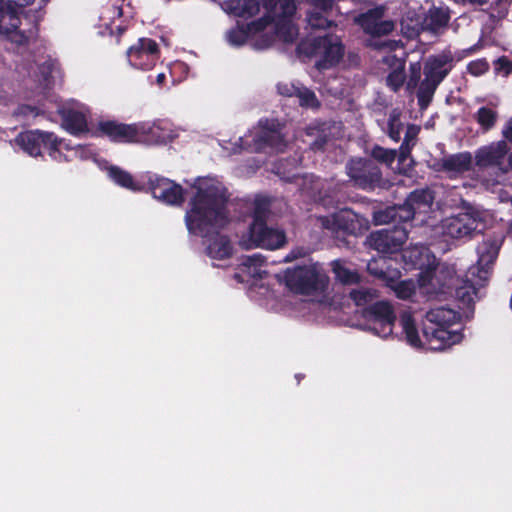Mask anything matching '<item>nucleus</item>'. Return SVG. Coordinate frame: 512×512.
I'll list each match as a JSON object with an SVG mask.
<instances>
[{
    "label": "nucleus",
    "instance_id": "f257e3e1",
    "mask_svg": "<svg viewBox=\"0 0 512 512\" xmlns=\"http://www.w3.org/2000/svg\"><path fill=\"white\" fill-rule=\"evenodd\" d=\"M226 203L227 198L219 187H200L190 200V208L185 214L188 232L204 239L206 254L212 259L224 260L232 256L233 247L229 237L220 233L229 223Z\"/></svg>",
    "mask_w": 512,
    "mask_h": 512
},
{
    "label": "nucleus",
    "instance_id": "f03ea898",
    "mask_svg": "<svg viewBox=\"0 0 512 512\" xmlns=\"http://www.w3.org/2000/svg\"><path fill=\"white\" fill-rule=\"evenodd\" d=\"M283 280L291 292L306 296L324 292L329 284V277L318 263L287 268Z\"/></svg>",
    "mask_w": 512,
    "mask_h": 512
},
{
    "label": "nucleus",
    "instance_id": "7ed1b4c3",
    "mask_svg": "<svg viewBox=\"0 0 512 512\" xmlns=\"http://www.w3.org/2000/svg\"><path fill=\"white\" fill-rule=\"evenodd\" d=\"M478 261L477 266H472L468 269L466 274V285L456 288V297L464 302L472 301L470 289L473 293L477 288L484 286L488 280L490 269L498 256L499 248L494 242H483L478 247Z\"/></svg>",
    "mask_w": 512,
    "mask_h": 512
},
{
    "label": "nucleus",
    "instance_id": "20e7f679",
    "mask_svg": "<svg viewBox=\"0 0 512 512\" xmlns=\"http://www.w3.org/2000/svg\"><path fill=\"white\" fill-rule=\"evenodd\" d=\"M145 124H126L117 120H100L95 128L96 137L107 138L113 143L129 144L144 141L145 135L152 132Z\"/></svg>",
    "mask_w": 512,
    "mask_h": 512
},
{
    "label": "nucleus",
    "instance_id": "39448f33",
    "mask_svg": "<svg viewBox=\"0 0 512 512\" xmlns=\"http://www.w3.org/2000/svg\"><path fill=\"white\" fill-rule=\"evenodd\" d=\"M361 316L367 331L382 338L392 335L397 317L393 305L388 301L380 300L365 306Z\"/></svg>",
    "mask_w": 512,
    "mask_h": 512
},
{
    "label": "nucleus",
    "instance_id": "423d86ee",
    "mask_svg": "<svg viewBox=\"0 0 512 512\" xmlns=\"http://www.w3.org/2000/svg\"><path fill=\"white\" fill-rule=\"evenodd\" d=\"M14 142L16 146L33 157L41 155L42 148L47 150L50 157L54 160H60L62 156L60 146L63 140L59 139L52 132L27 130L19 133L15 137Z\"/></svg>",
    "mask_w": 512,
    "mask_h": 512
},
{
    "label": "nucleus",
    "instance_id": "0eeeda50",
    "mask_svg": "<svg viewBox=\"0 0 512 512\" xmlns=\"http://www.w3.org/2000/svg\"><path fill=\"white\" fill-rule=\"evenodd\" d=\"M286 242L284 230L268 227L267 223L250 224L239 240L240 246L247 250L256 247L276 250L282 248Z\"/></svg>",
    "mask_w": 512,
    "mask_h": 512
},
{
    "label": "nucleus",
    "instance_id": "6e6552de",
    "mask_svg": "<svg viewBox=\"0 0 512 512\" xmlns=\"http://www.w3.org/2000/svg\"><path fill=\"white\" fill-rule=\"evenodd\" d=\"M345 168L350 181L356 188L372 191L381 184V169L369 158L350 159Z\"/></svg>",
    "mask_w": 512,
    "mask_h": 512
},
{
    "label": "nucleus",
    "instance_id": "1a4fd4ad",
    "mask_svg": "<svg viewBox=\"0 0 512 512\" xmlns=\"http://www.w3.org/2000/svg\"><path fill=\"white\" fill-rule=\"evenodd\" d=\"M407 239V228L394 224L391 227L372 232L368 237V243L379 253L394 254L402 250Z\"/></svg>",
    "mask_w": 512,
    "mask_h": 512
},
{
    "label": "nucleus",
    "instance_id": "9d476101",
    "mask_svg": "<svg viewBox=\"0 0 512 512\" xmlns=\"http://www.w3.org/2000/svg\"><path fill=\"white\" fill-rule=\"evenodd\" d=\"M311 45L313 53L322 55L316 62V67L320 70L336 66L344 56V45L336 35L326 34L316 37Z\"/></svg>",
    "mask_w": 512,
    "mask_h": 512
},
{
    "label": "nucleus",
    "instance_id": "9b49d317",
    "mask_svg": "<svg viewBox=\"0 0 512 512\" xmlns=\"http://www.w3.org/2000/svg\"><path fill=\"white\" fill-rule=\"evenodd\" d=\"M481 224L479 216L465 212L442 220L441 230L444 236L453 239L471 238L481 231Z\"/></svg>",
    "mask_w": 512,
    "mask_h": 512
},
{
    "label": "nucleus",
    "instance_id": "f8f14e48",
    "mask_svg": "<svg viewBox=\"0 0 512 512\" xmlns=\"http://www.w3.org/2000/svg\"><path fill=\"white\" fill-rule=\"evenodd\" d=\"M127 57L129 63L142 70L152 69L160 58L159 46L155 40L151 38H139L127 50Z\"/></svg>",
    "mask_w": 512,
    "mask_h": 512
},
{
    "label": "nucleus",
    "instance_id": "ddd939ff",
    "mask_svg": "<svg viewBox=\"0 0 512 512\" xmlns=\"http://www.w3.org/2000/svg\"><path fill=\"white\" fill-rule=\"evenodd\" d=\"M34 0H0V33L10 34L15 32L19 39L15 38L14 41L19 44H27L29 37L25 33L17 32L21 24L18 10L12 5L23 7L32 4Z\"/></svg>",
    "mask_w": 512,
    "mask_h": 512
},
{
    "label": "nucleus",
    "instance_id": "4468645a",
    "mask_svg": "<svg viewBox=\"0 0 512 512\" xmlns=\"http://www.w3.org/2000/svg\"><path fill=\"white\" fill-rule=\"evenodd\" d=\"M508 145L505 140L492 142L475 151V165L479 170L495 168L496 176L502 177L501 168H505V158L508 153Z\"/></svg>",
    "mask_w": 512,
    "mask_h": 512
},
{
    "label": "nucleus",
    "instance_id": "2eb2a0df",
    "mask_svg": "<svg viewBox=\"0 0 512 512\" xmlns=\"http://www.w3.org/2000/svg\"><path fill=\"white\" fill-rule=\"evenodd\" d=\"M323 228L329 230L335 237L356 235L360 230L358 215L351 209H341L330 216L321 219Z\"/></svg>",
    "mask_w": 512,
    "mask_h": 512
},
{
    "label": "nucleus",
    "instance_id": "dca6fc26",
    "mask_svg": "<svg viewBox=\"0 0 512 512\" xmlns=\"http://www.w3.org/2000/svg\"><path fill=\"white\" fill-rule=\"evenodd\" d=\"M148 184L153 197L162 203L181 205L184 202V189L180 184L161 176L151 177Z\"/></svg>",
    "mask_w": 512,
    "mask_h": 512
},
{
    "label": "nucleus",
    "instance_id": "f3484780",
    "mask_svg": "<svg viewBox=\"0 0 512 512\" xmlns=\"http://www.w3.org/2000/svg\"><path fill=\"white\" fill-rule=\"evenodd\" d=\"M422 334L429 348L434 351L444 350L460 343L463 338V334L459 331L431 324H423Z\"/></svg>",
    "mask_w": 512,
    "mask_h": 512
},
{
    "label": "nucleus",
    "instance_id": "a211bd4d",
    "mask_svg": "<svg viewBox=\"0 0 512 512\" xmlns=\"http://www.w3.org/2000/svg\"><path fill=\"white\" fill-rule=\"evenodd\" d=\"M279 95L283 97H297L299 105L303 108L318 109L321 106L316 94L299 81L297 82H279L276 85Z\"/></svg>",
    "mask_w": 512,
    "mask_h": 512
},
{
    "label": "nucleus",
    "instance_id": "6ab92c4d",
    "mask_svg": "<svg viewBox=\"0 0 512 512\" xmlns=\"http://www.w3.org/2000/svg\"><path fill=\"white\" fill-rule=\"evenodd\" d=\"M473 158L468 151L444 156L435 163V170L456 178L472 169Z\"/></svg>",
    "mask_w": 512,
    "mask_h": 512
},
{
    "label": "nucleus",
    "instance_id": "aec40b11",
    "mask_svg": "<svg viewBox=\"0 0 512 512\" xmlns=\"http://www.w3.org/2000/svg\"><path fill=\"white\" fill-rule=\"evenodd\" d=\"M418 213L410 203L405 200L402 205L387 207L385 210L379 211L375 215V220L380 224H396L405 226Z\"/></svg>",
    "mask_w": 512,
    "mask_h": 512
},
{
    "label": "nucleus",
    "instance_id": "412c9836",
    "mask_svg": "<svg viewBox=\"0 0 512 512\" xmlns=\"http://www.w3.org/2000/svg\"><path fill=\"white\" fill-rule=\"evenodd\" d=\"M452 60L450 55L430 57L424 67L425 77L440 84L450 73Z\"/></svg>",
    "mask_w": 512,
    "mask_h": 512
},
{
    "label": "nucleus",
    "instance_id": "4be33fe9",
    "mask_svg": "<svg viewBox=\"0 0 512 512\" xmlns=\"http://www.w3.org/2000/svg\"><path fill=\"white\" fill-rule=\"evenodd\" d=\"M461 319L458 312L446 307H438L431 309L426 313V321L424 324H431L438 327L451 328Z\"/></svg>",
    "mask_w": 512,
    "mask_h": 512
},
{
    "label": "nucleus",
    "instance_id": "5701e85b",
    "mask_svg": "<svg viewBox=\"0 0 512 512\" xmlns=\"http://www.w3.org/2000/svg\"><path fill=\"white\" fill-rule=\"evenodd\" d=\"M63 127L72 135H79L88 132L87 118L84 113L74 109L62 110L60 112Z\"/></svg>",
    "mask_w": 512,
    "mask_h": 512
},
{
    "label": "nucleus",
    "instance_id": "b1692460",
    "mask_svg": "<svg viewBox=\"0 0 512 512\" xmlns=\"http://www.w3.org/2000/svg\"><path fill=\"white\" fill-rule=\"evenodd\" d=\"M224 10L237 17L250 18L260 10L259 0H226Z\"/></svg>",
    "mask_w": 512,
    "mask_h": 512
},
{
    "label": "nucleus",
    "instance_id": "393cba45",
    "mask_svg": "<svg viewBox=\"0 0 512 512\" xmlns=\"http://www.w3.org/2000/svg\"><path fill=\"white\" fill-rule=\"evenodd\" d=\"M253 141L255 142V151L270 147L282 152L287 146L281 131L259 132L254 136Z\"/></svg>",
    "mask_w": 512,
    "mask_h": 512
},
{
    "label": "nucleus",
    "instance_id": "a878e982",
    "mask_svg": "<svg viewBox=\"0 0 512 512\" xmlns=\"http://www.w3.org/2000/svg\"><path fill=\"white\" fill-rule=\"evenodd\" d=\"M367 271L392 286L395 280L400 276V272L396 269L389 270L387 266V260L385 258L373 259L367 264Z\"/></svg>",
    "mask_w": 512,
    "mask_h": 512
},
{
    "label": "nucleus",
    "instance_id": "bb28decb",
    "mask_svg": "<svg viewBox=\"0 0 512 512\" xmlns=\"http://www.w3.org/2000/svg\"><path fill=\"white\" fill-rule=\"evenodd\" d=\"M399 323L407 343L415 348L421 347L422 342L413 316L408 312H403L400 315Z\"/></svg>",
    "mask_w": 512,
    "mask_h": 512
},
{
    "label": "nucleus",
    "instance_id": "cd10ccee",
    "mask_svg": "<svg viewBox=\"0 0 512 512\" xmlns=\"http://www.w3.org/2000/svg\"><path fill=\"white\" fill-rule=\"evenodd\" d=\"M406 200L418 213H426L434 202V195L429 189H416L408 195Z\"/></svg>",
    "mask_w": 512,
    "mask_h": 512
},
{
    "label": "nucleus",
    "instance_id": "c85d7f7f",
    "mask_svg": "<svg viewBox=\"0 0 512 512\" xmlns=\"http://www.w3.org/2000/svg\"><path fill=\"white\" fill-rule=\"evenodd\" d=\"M420 132V127L415 124H408L404 139L399 147L398 162L403 164L407 158L410 157L411 151L416 144L417 136Z\"/></svg>",
    "mask_w": 512,
    "mask_h": 512
},
{
    "label": "nucleus",
    "instance_id": "c756f323",
    "mask_svg": "<svg viewBox=\"0 0 512 512\" xmlns=\"http://www.w3.org/2000/svg\"><path fill=\"white\" fill-rule=\"evenodd\" d=\"M332 272L335 279L343 285H355L361 282V275L356 271L347 268L340 260L332 262Z\"/></svg>",
    "mask_w": 512,
    "mask_h": 512
},
{
    "label": "nucleus",
    "instance_id": "7c9ffc66",
    "mask_svg": "<svg viewBox=\"0 0 512 512\" xmlns=\"http://www.w3.org/2000/svg\"><path fill=\"white\" fill-rule=\"evenodd\" d=\"M108 176L113 182L123 188L132 191L141 190V186L134 181L133 176L128 171L123 170L118 166H110L108 168Z\"/></svg>",
    "mask_w": 512,
    "mask_h": 512
},
{
    "label": "nucleus",
    "instance_id": "2f4dec72",
    "mask_svg": "<svg viewBox=\"0 0 512 512\" xmlns=\"http://www.w3.org/2000/svg\"><path fill=\"white\" fill-rule=\"evenodd\" d=\"M450 20L449 14L441 8H432L429 10L428 15L424 19V27L433 32L437 33L440 29L447 26Z\"/></svg>",
    "mask_w": 512,
    "mask_h": 512
},
{
    "label": "nucleus",
    "instance_id": "473e14b6",
    "mask_svg": "<svg viewBox=\"0 0 512 512\" xmlns=\"http://www.w3.org/2000/svg\"><path fill=\"white\" fill-rule=\"evenodd\" d=\"M384 16L383 7H374L367 10L364 13L359 14L355 21L368 34L372 28H375V24L382 19Z\"/></svg>",
    "mask_w": 512,
    "mask_h": 512
},
{
    "label": "nucleus",
    "instance_id": "72a5a7b5",
    "mask_svg": "<svg viewBox=\"0 0 512 512\" xmlns=\"http://www.w3.org/2000/svg\"><path fill=\"white\" fill-rule=\"evenodd\" d=\"M440 84L434 80L424 78L418 85L417 100L421 109H426L433 98V95Z\"/></svg>",
    "mask_w": 512,
    "mask_h": 512
},
{
    "label": "nucleus",
    "instance_id": "f704fd0d",
    "mask_svg": "<svg viewBox=\"0 0 512 512\" xmlns=\"http://www.w3.org/2000/svg\"><path fill=\"white\" fill-rule=\"evenodd\" d=\"M473 118L483 132H488L494 128L498 120V112L490 107L482 106L474 114Z\"/></svg>",
    "mask_w": 512,
    "mask_h": 512
},
{
    "label": "nucleus",
    "instance_id": "c9c22d12",
    "mask_svg": "<svg viewBox=\"0 0 512 512\" xmlns=\"http://www.w3.org/2000/svg\"><path fill=\"white\" fill-rule=\"evenodd\" d=\"M270 200L266 197L256 198L252 212L251 224H264L267 223V218L270 214Z\"/></svg>",
    "mask_w": 512,
    "mask_h": 512
},
{
    "label": "nucleus",
    "instance_id": "e433bc0d",
    "mask_svg": "<svg viewBox=\"0 0 512 512\" xmlns=\"http://www.w3.org/2000/svg\"><path fill=\"white\" fill-rule=\"evenodd\" d=\"M403 130V123L401 121L400 112L394 109L390 114L387 122V135L394 142H399L401 139V132Z\"/></svg>",
    "mask_w": 512,
    "mask_h": 512
},
{
    "label": "nucleus",
    "instance_id": "4c0bfd02",
    "mask_svg": "<svg viewBox=\"0 0 512 512\" xmlns=\"http://www.w3.org/2000/svg\"><path fill=\"white\" fill-rule=\"evenodd\" d=\"M371 157L374 162H380L391 165L395 159H398V153L395 149H386L379 145H375L371 150Z\"/></svg>",
    "mask_w": 512,
    "mask_h": 512
},
{
    "label": "nucleus",
    "instance_id": "58836bf2",
    "mask_svg": "<svg viewBox=\"0 0 512 512\" xmlns=\"http://www.w3.org/2000/svg\"><path fill=\"white\" fill-rule=\"evenodd\" d=\"M375 297H377V291L375 289L362 288L354 289L350 292V298L357 306H364L370 303Z\"/></svg>",
    "mask_w": 512,
    "mask_h": 512
},
{
    "label": "nucleus",
    "instance_id": "ea45409f",
    "mask_svg": "<svg viewBox=\"0 0 512 512\" xmlns=\"http://www.w3.org/2000/svg\"><path fill=\"white\" fill-rule=\"evenodd\" d=\"M322 13L311 11L307 14V21L312 29H327L335 25L334 21L329 20Z\"/></svg>",
    "mask_w": 512,
    "mask_h": 512
},
{
    "label": "nucleus",
    "instance_id": "a19ab883",
    "mask_svg": "<svg viewBox=\"0 0 512 512\" xmlns=\"http://www.w3.org/2000/svg\"><path fill=\"white\" fill-rule=\"evenodd\" d=\"M406 76L404 67L401 66L392 70L386 77V85L393 91L398 92L405 82Z\"/></svg>",
    "mask_w": 512,
    "mask_h": 512
},
{
    "label": "nucleus",
    "instance_id": "79ce46f5",
    "mask_svg": "<svg viewBox=\"0 0 512 512\" xmlns=\"http://www.w3.org/2000/svg\"><path fill=\"white\" fill-rule=\"evenodd\" d=\"M421 66L419 62L411 63L409 66V75L406 82V90L412 93L420 84Z\"/></svg>",
    "mask_w": 512,
    "mask_h": 512
},
{
    "label": "nucleus",
    "instance_id": "37998d69",
    "mask_svg": "<svg viewBox=\"0 0 512 512\" xmlns=\"http://www.w3.org/2000/svg\"><path fill=\"white\" fill-rule=\"evenodd\" d=\"M494 72L503 77H508L512 74V60L507 56L502 55L493 61Z\"/></svg>",
    "mask_w": 512,
    "mask_h": 512
},
{
    "label": "nucleus",
    "instance_id": "c03bdc74",
    "mask_svg": "<svg viewBox=\"0 0 512 512\" xmlns=\"http://www.w3.org/2000/svg\"><path fill=\"white\" fill-rule=\"evenodd\" d=\"M395 26L391 20L380 19L376 24L375 28H372L368 35L373 37H381L390 34L394 30Z\"/></svg>",
    "mask_w": 512,
    "mask_h": 512
},
{
    "label": "nucleus",
    "instance_id": "a18cd8bd",
    "mask_svg": "<svg viewBox=\"0 0 512 512\" xmlns=\"http://www.w3.org/2000/svg\"><path fill=\"white\" fill-rule=\"evenodd\" d=\"M296 6L293 0H279L278 8L273 16L290 18L294 15Z\"/></svg>",
    "mask_w": 512,
    "mask_h": 512
},
{
    "label": "nucleus",
    "instance_id": "49530a36",
    "mask_svg": "<svg viewBox=\"0 0 512 512\" xmlns=\"http://www.w3.org/2000/svg\"><path fill=\"white\" fill-rule=\"evenodd\" d=\"M489 63L486 59H477L471 61L467 65V71L473 76H481L489 71Z\"/></svg>",
    "mask_w": 512,
    "mask_h": 512
},
{
    "label": "nucleus",
    "instance_id": "de8ad7c7",
    "mask_svg": "<svg viewBox=\"0 0 512 512\" xmlns=\"http://www.w3.org/2000/svg\"><path fill=\"white\" fill-rule=\"evenodd\" d=\"M265 263V257H263L259 253H255L253 255L244 256L242 258L241 265L245 267H261Z\"/></svg>",
    "mask_w": 512,
    "mask_h": 512
},
{
    "label": "nucleus",
    "instance_id": "09e8293b",
    "mask_svg": "<svg viewBox=\"0 0 512 512\" xmlns=\"http://www.w3.org/2000/svg\"><path fill=\"white\" fill-rule=\"evenodd\" d=\"M259 125L261 127L260 132H270V131H282L283 125L278 120H260Z\"/></svg>",
    "mask_w": 512,
    "mask_h": 512
},
{
    "label": "nucleus",
    "instance_id": "8fccbe9b",
    "mask_svg": "<svg viewBox=\"0 0 512 512\" xmlns=\"http://www.w3.org/2000/svg\"><path fill=\"white\" fill-rule=\"evenodd\" d=\"M315 11L328 13L332 11L334 2L333 0H309Z\"/></svg>",
    "mask_w": 512,
    "mask_h": 512
},
{
    "label": "nucleus",
    "instance_id": "3c124183",
    "mask_svg": "<svg viewBox=\"0 0 512 512\" xmlns=\"http://www.w3.org/2000/svg\"><path fill=\"white\" fill-rule=\"evenodd\" d=\"M229 41L234 45H242L246 41V34L242 30H231L228 34Z\"/></svg>",
    "mask_w": 512,
    "mask_h": 512
},
{
    "label": "nucleus",
    "instance_id": "603ef678",
    "mask_svg": "<svg viewBox=\"0 0 512 512\" xmlns=\"http://www.w3.org/2000/svg\"><path fill=\"white\" fill-rule=\"evenodd\" d=\"M54 65H55L54 61L49 59V60L43 62L39 66V72L45 82H47L49 80V78L51 77V73L54 69Z\"/></svg>",
    "mask_w": 512,
    "mask_h": 512
},
{
    "label": "nucleus",
    "instance_id": "864d4df0",
    "mask_svg": "<svg viewBox=\"0 0 512 512\" xmlns=\"http://www.w3.org/2000/svg\"><path fill=\"white\" fill-rule=\"evenodd\" d=\"M39 114L38 108L35 106L23 104L20 105L16 110V115L23 116V117H29V116H37Z\"/></svg>",
    "mask_w": 512,
    "mask_h": 512
},
{
    "label": "nucleus",
    "instance_id": "5fc2aeb1",
    "mask_svg": "<svg viewBox=\"0 0 512 512\" xmlns=\"http://www.w3.org/2000/svg\"><path fill=\"white\" fill-rule=\"evenodd\" d=\"M396 294L401 299H407L411 296L412 290L407 286L406 283L400 282L395 288Z\"/></svg>",
    "mask_w": 512,
    "mask_h": 512
},
{
    "label": "nucleus",
    "instance_id": "6e6d98bb",
    "mask_svg": "<svg viewBox=\"0 0 512 512\" xmlns=\"http://www.w3.org/2000/svg\"><path fill=\"white\" fill-rule=\"evenodd\" d=\"M327 143V137L325 135L317 137L310 145L313 151H321L324 149Z\"/></svg>",
    "mask_w": 512,
    "mask_h": 512
},
{
    "label": "nucleus",
    "instance_id": "4d7b16f0",
    "mask_svg": "<svg viewBox=\"0 0 512 512\" xmlns=\"http://www.w3.org/2000/svg\"><path fill=\"white\" fill-rule=\"evenodd\" d=\"M279 0H262L263 7L267 10L269 14L274 15L275 11L278 8Z\"/></svg>",
    "mask_w": 512,
    "mask_h": 512
},
{
    "label": "nucleus",
    "instance_id": "13d9d810",
    "mask_svg": "<svg viewBox=\"0 0 512 512\" xmlns=\"http://www.w3.org/2000/svg\"><path fill=\"white\" fill-rule=\"evenodd\" d=\"M502 135L505 138V141L512 143V117L506 122L502 130Z\"/></svg>",
    "mask_w": 512,
    "mask_h": 512
},
{
    "label": "nucleus",
    "instance_id": "bf43d9fd",
    "mask_svg": "<svg viewBox=\"0 0 512 512\" xmlns=\"http://www.w3.org/2000/svg\"><path fill=\"white\" fill-rule=\"evenodd\" d=\"M511 170H512V152L509 154L507 161L505 160V168H501V175H505Z\"/></svg>",
    "mask_w": 512,
    "mask_h": 512
},
{
    "label": "nucleus",
    "instance_id": "052dcab7",
    "mask_svg": "<svg viewBox=\"0 0 512 512\" xmlns=\"http://www.w3.org/2000/svg\"><path fill=\"white\" fill-rule=\"evenodd\" d=\"M166 80V76L164 73H159L156 77V82L159 84V85H162Z\"/></svg>",
    "mask_w": 512,
    "mask_h": 512
},
{
    "label": "nucleus",
    "instance_id": "680f3d73",
    "mask_svg": "<svg viewBox=\"0 0 512 512\" xmlns=\"http://www.w3.org/2000/svg\"><path fill=\"white\" fill-rule=\"evenodd\" d=\"M298 256L296 254H294V252H291L290 255L286 256V259L287 260H292V259H296Z\"/></svg>",
    "mask_w": 512,
    "mask_h": 512
},
{
    "label": "nucleus",
    "instance_id": "e2e57ef3",
    "mask_svg": "<svg viewBox=\"0 0 512 512\" xmlns=\"http://www.w3.org/2000/svg\"><path fill=\"white\" fill-rule=\"evenodd\" d=\"M414 265H415V266H417V265H418L419 267H421L423 264H422V263L420 264V263H418V262H414Z\"/></svg>",
    "mask_w": 512,
    "mask_h": 512
}]
</instances>
